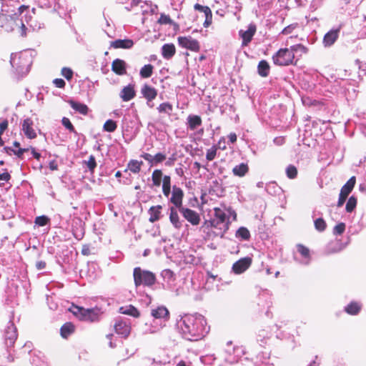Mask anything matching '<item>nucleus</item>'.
<instances>
[{
	"label": "nucleus",
	"instance_id": "f704fd0d",
	"mask_svg": "<svg viewBox=\"0 0 366 366\" xmlns=\"http://www.w3.org/2000/svg\"><path fill=\"white\" fill-rule=\"evenodd\" d=\"M162 192L165 197H169L171 192V177L165 175L162 179Z\"/></svg>",
	"mask_w": 366,
	"mask_h": 366
},
{
	"label": "nucleus",
	"instance_id": "3c124183",
	"mask_svg": "<svg viewBox=\"0 0 366 366\" xmlns=\"http://www.w3.org/2000/svg\"><path fill=\"white\" fill-rule=\"evenodd\" d=\"M217 151V146H213L210 149H207V154H206V159L208 161H212L216 157Z\"/></svg>",
	"mask_w": 366,
	"mask_h": 366
},
{
	"label": "nucleus",
	"instance_id": "4be33fe9",
	"mask_svg": "<svg viewBox=\"0 0 366 366\" xmlns=\"http://www.w3.org/2000/svg\"><path fill=\"white\" fill-rule=\"evenodd\" d=\"M169 221L172 224V225L174 227V228L179 229L182 226V222L179 219V214L177 213V209L174 207H171L169 208Z\"/></svg>",
	"mask_w": 366,
	"mask_h": 366
},
{
	"label": "nucleus",
	"instance_id": "f03ea898",
	"mask_svg": "<svg viewBox=\"0 0 366 366\" xmlns=\"http://www.w3.org/2000/svg\"><path fill=\"white\" fill-rule=\"evenodd\" d=\"M204 323L205 320L202 315H186L183 319L184 332L193 337H199L203 335Z\"/></svg>",
	"mask_w": 366,
	"mask_h": 366
},
{
	"label": "nucleus",
	"instance_id": "79ce46f5",
	"mask_svg": "<svg viewBox=\"0 0 366 366\" xmlns=\"http://www.w3.org/2000/svg\"><path fill=\"white\" fill-rule=\"evenodd\" d=\"M356 206H357V199L354 196H352L347 200V202L346 207H345V209L347 212L350 213L355 209Z\"/></svg>",
	"mask_w": 366,
	"mask_h": 366
},
{
	"label": "nucleus",
	"instance_id": "39448f33",
	"mask_svg": "<svg viewBox=\"0 0 366 366\" xmlns=\"http://www.w3.org/2000/svg\"><path fill=\"white\" fill-rule=\"evenodd\" d=\"M114 329L118 335L126 339L132 331L131 322L129 320H117L114 325Z\"/></svg>",
	"mask_w": 366,
	"mask_h": 366
},
{
	"label": "nucleus",
	"instance_id": "0eeeda50",
	"mask_svg": "<svg viewBox=\"0 0 366 366\" xmlns=\"http://www.w3.org/2000/svg\"><path fill=\"white\" fill-rule=\"evenodd\" d=\"M252 259L249 257L241 258L232 265V271L237 274L245 272L252 264Z\"/></svg>",
	"mask_w": 366,
	"mask_h": 366
},
{
	"label": "nucleus",
	"instance_id": "a19ab883",
	"mask_svg": "<svg viewBox=\"0 0 366 366\" xmlns=\"http://www.w3.org/2000/svg\"><path fill=\"white\" fill-rule=\"evenodd\" d=\"M173 109L172 105L169 102H164L159 105L157 110L159 113H168L169 114Z\"/></svg>",
	"mask_w": 366,
	"mask_h": 366
},
{
	"label": "nucleus",
	"instance_id": "6e6d98bb",
	"mask_svg": "<svg viewBox=\"0 0 366 366\" xmlns=\"http://www.w3.org/2000/svg\"><path fill=\"white\" fill-rule=\"evenodd\" d=\"M29 151V148H19L17 150H14L13 154L17 156L20 159H23V154L24 152Z\"/></svg>",
	"mask_w": 366,
	"mask_h": 366
},
{
	"label": "nucleus",
	"instance_id": "f257e3e1",
	"mask_svg": "<svg viewBox=\"0 0 366 366\" xmlns=\"http://www.w3.org/2000/svg\"><path fill=\"white\" fill-rule=\"evenodd\" d=\"M307 52V49L302 44H298L290 46V49H280L272 56V61L277 66L296 65L302 54Z\"/></svg>",
	"mask_w": 366,
	"mask_h": 366
},
{
	"label": "nucleus",
	"instance_id": "e433bc0d",
	"mask_svg": "<svg viewBox=\"0 0 366 366\" xmlns=\"http://www.w3.org/2000/svg\"><path fill=\"white\" fill-rule=\"evenodd\" d=\"M153 71H154L153 65H152L150 64H146L143 67H142V69H140L139 74L142 78H144V79L149 78L152 75Z\"/></svg>",
	"mask_w": 366,
	"mask_h": 366
},
{
	"label": "nucleus",
	"instance_id": "7c9ffc66",
	"mask_svg": "<svg viewBox=\"0 0 366 366\" xmlns=\"http://www.w3.org/2000/svg\"><path fill=\"white\" fill-rule=\"evenodd\" d=\"M206 230V239H213L217 237L222 238L227 231V227L226 226L224 228H221L220 231H214L213 229H211V230Z\"/></svg>",
	"mask_w": 366,
	"mask_h": 366
},
{
	"label": "nucleus",
	"instance_id": "9d476101",
	"mask_svg": "<svg viewBox=\"0 0 366 366\" xmlns=\"http://www.w3.org/2000/svg\"><path fill=\"white\" fill-rule=\"evenodd\" d=\"M183 197L184 192L182 189L179 187L174 186L170 202L175 206L176 208L179 209V211L180 209L184 207H182Z\"/></svg>",
	"mask_w": 366,
	"mask_h": 366
},
{
	"label": "nucleus",
	"instance_id": "a18cd8bd",
	"mask_svg": "<svg viewBox=\"0 0 366 366\" xmlns=\"http://www.w3.org/2000/svg\"><path fill=\"white\" fill-rule=\"evenodd\" d=\"M61 124L69 132L75 134L76 133V131L74 125L72 124L69 118L65 117H63L61 119Z\"/></svg>",
	"mask_w": 366,
	"mask_h": 366
},
{
	"label": "nucleus",
	"instance_id": "dca6fc26",
	"mask_svg": "<svg viewBox=\"0 0 366 366\" xmlns=\"http://www.w3.org/2000/svg\"><path fill=\"white\" fill-rule=\"evenodd\" d=\"M141 94L143 97L147 100V102H152L156 99L157 96V90L154 87L145 84L141 89Z\"/></svg>",
	"mask_w": 366,
	"mask_h": 366
},
{
	"label": "nucleus",
	"instance_id": "6ab92c4d",
	"mask_svg": "<svg viewBox=\"0 0 366 366\" xmlns=\"http://www.w3.org/2000/svg\"><path fill=\"white\" fill-rule=\"evenodd\" d=\"M67 102L74 111L82 115H86L89 111V107L85 104L76 102L73 99H69Z\"/></svg>",
	"mask_w": 366,
	"mask_h": 366
},
{
	"label": "nucleus",
	"instance_id": "774afa93",
	"mask_svg": "<svg viewBox=\"0 0 366 366\" xmlns=\"http://www.w3.org/2000/svg\"><path fill=\"white\" fill-rule=\"evenodd\" d=\"M228 137L232 143H234L237 142V137L235 133H230Z\"/></svg>",
	"mask_w": 366,
	"mask_h": 366
},
{
	"label": "nucleus",
	"instance_id": "6e6552de",
	"mask_svg": "<svg viewBox=\"0 0 366 366\" xmlns=\"http://www.w3.org/2000/svg\"><path fill=\"white\" fill-rule=\"evenodd\" d=\"M179 212L182 214L184 218L192 225L196 226L199 224L200 216L196 211L189 208L183 207L180 209Z\"/></svg>",
	"mask_w": 366,
	"mask_h": 366
},
{
	"label": "nucleus",
	"instance_id": "20e7f679",
	"mask_svg": "<svg viewBox=\"0 0 366 366\" xmlns=\"http://www.w3.org/2000/svg\"><path fill=\"white\" fill-rule=\"evenodd\" d=\"M133 277L136 287L140 285L152 287L156 282V276L153 272L142 269L139 267L134 269Z\"/></svg>",
	"mask_w": 366,
	"mask_h": 366
},
{
	"label": "nucleus",
	"instance_id": "9b49d317",
	"mask_svg": "<svg viewBox=\"0 0 366 366\" xmlns=\"http://www.w3.org/2000/svg\"><path fill=\"white\" fill-rule=\"evenodd\" d=\"M257 27L254 24H249L247 31H239V36L242 39V46H246L252 41L256 33Z\"/></svg>",
	"mask_w": 366,
	"mask_h": 366
},
{
	"label": "nucleus",
	"instance_id": "4c0bfd02",
	"mask_svg": "<svg viewBox=\"0 0 366 366\" xmlns=\"http://www.w3.org/2000/svg\"><path fill=\"white\" fill-rule=\"evenodd\" d=\"M152 315L155 318H164L169 315V311L164 307H159L152 311Z\"/></svg>",
	"mask_w": 366,
	"mask_h": 366
},
{
	"label": "nucleus",
	"instance_id": "13d9d810",
	"mask_svg": "<svg viewBox=\"0 0 366 366\" xmlns=\"http://www.w3.org/2000/svg\"><path fill=\"white\" fill-rule=\"evenodd\" d=\"M8 126H9L8 120L7 119L3 120L0 123V134H3L4 132V131L7 129Z\"/></svg>",
	"mask_w": 366,
	"mask_h": 366
},
{
	"label": "nucleus",
	"instance_id": "37998d69",
	"mask_svg": "<svg viewBox=\"0 0 366 366\" xmlns=\"http://www.w3.org/2000/svg\"><path fill=\"white\" fill-rule=\"evenodd\" d=\"M297 249L303 257L307 259L310 258V253L308 247H305L302 244H297Z\"/></svg>",
	"mask_w": 366,
	"mask_h": 366
},
{
	"label": "nucleus",
	"instance_id": "473e14b6",
	"mask_svg": "<svg viewBox=\"0 0 366 366\" xmlns=\"http://www.w3.org/2000/svg\"><path fill=\"white\" fill-rule=\"evenodd\" d=\"M202 227L205 229L211 230V229H216L217 231H220L221 228H222V224L214 218L209 221H205Z\"/></svg>",
	"mask_w": 366,
	"mask_h": 366
},
{
	"label": "nucleus",
	"instance_id": "a211bd4d",
	"mask_svg": "<svg viewBox=\"0 0 366 366\" xmlns=\"http://www.w3.org/2000/svg\"><path fill=\"white\" fill-rule=\"evenodd\" d=\"M214 219L217 220L219 222L222 224V228L224 227H227V230L229 229V217L227 216L226 213L222 210L219 207L214 208Z\"/></svg>",
	"mask_w": 366,
	"mask_h": 366
},
{
	"label": "nucleus",
	"instance_id": "0e129e2a",
	"mask_svg": "<svg viewBox=\"0 0 366 366\" xmlns=\"http://www.w3.org/2000/svg\"><path fill=\"white\" fill-rule=\"evenodd\" d=\"M46 262L44 261H38L36 263V267L38 269H43L46 267Z\"/></svg>",
	"mask_w": 366,
	"mask_h": 366
},
{
	"label": "nucleus",
	"instance_id": "393cba45",
	"mask_svg": "<svg viewBox=\"0 0 366 366\" xmlns=\"http://www.w3.org/2000/svg\"><path fill=\"white\" fill-rule=\"evenodd\" d=\"M356 183V178L355 176L350 177L349 180L342 186L340 190L341 194L348 197L350 193L352 191Z\"/></svg>",
	"mask_w": 366,
	"mask_h": 366
},
{
	"label": "nucleus",
	"instance_id": "f3484780",
	"mask_svg": "<svg viewBox=\"0 0 366 366\" xmlns=\"http://www.w3.org/2000/svg\"><path fill=\"white\" fill-rule=\"evenodd\" d=\"M194 9L204 14L205 20L203 25L206 28L209 26L212 23V14L211 9L208 6H202L199 4H196L194 5Z\"/></svg>",
	"mask_w": 366,
	"mask_h": 366
},
{
	"label": "nucleus",
	"instance_id": "b1692460",
	"mask_svg": "<svg viewBox=\"0 0 366 366\" xmlns=\"http://www.w3.org/2000/svg\"><path fill=\"white\" fill-rule=\"evenodd\" d=\"M74 331L75 326L70 322L64 323L60 328L61 336L64 339H67Z\"/></svg>",
	"mask_w": 366,
	"mask_h": 366
},
{
	"label": "nucleus",
	"instance_id": "bf43d9fd",
	"mask_svg": "<svg viewBox=\"0 0 366 366\" xmlns=\"http://www.w3.org/2000/svg\"><path fill=\"white\" fill-rule=\"evenodd\" d=\"M5 172L2 174H0V180H4L5 182H9L11 179V175L7 172L6 169H4Z\"/></svg>",
	"mask_w": 366,
	"mask_h": 366
},
{
	"label": "nucleus",
	"instance_id": "4d7b16f0",
	"mask_svg": "<svg viewBox=\"0 0 366 366\" xmlns=\"http://www.w3.org/2000/svg\"><path fill=\"white\" fill-rule=\"evenodd\" d=\"M53 83L58 88H64L66 84L64 80L62 79H55Z\"/></svg>",
	"mask_w": 366,
	"mask_h": 366
},
{
	"label": "nucleus",
	"instance_id": "2f4dec72",
	"mask_svg": "<svg viewBox=\"0 0 366 366\" xmlns=\"http://www.w3.org/2000/svg\"><path fill=\"white\" fill-rule=\"evenodd\" d=\"M361 305L357 302H351L345 308V311L350 315H357L361 310Z\"/></svg>",
	"mask_w": 366,
	"mask_h": 366
},
{
	"label": "nucleus",
	"instance_id": "c756f323",
	"mask_svg": "<svg viewBox=\"0 0 366 366\" xmlns=\"http://www.w3.org/2000/svg\"><path fill=\"white\" fill-rule=\"evenodd\" d=\"M270 66L266 60H262L257 66V71L259 76L267 77L269 74Z\"/></svg>",
	"mask_w": 366,
	"mask_h": 366
},
{
	"label": "nucleus",
	"instance_id": "ddd939ff",
	"mask_svg": "<svg viewBox=\"0 0 366 366\" xmlns=\"http://www.w3.org/2000/svg\"><path fill=\"white\" fill-rule=\"evenodd\" d=\"M34 122L31 118H26L24 120L22 124V131L25 136L30 139H35L37 136L35 130L33 128Z\"/></svg>",
	"mask_w": 366,
	"mask_h": 366
},
{
	"label": "nucleus",
	"instance_id": "e2e57ef3",
	"mask_svg": "<svg viewBox=\"0 0 366 366\" xmlns=\"http://www.w3.org/2000/svg\"><path fill=\"white\" fill-rule=\"evenodd\" d=\"M29 150H31V153H32V154H33L34 157L36 159L39 160V159H40V157H41V154H40V153H39V152H37L36 151L35 148H34V147H31L29 148Z\"/></svg>",
	"mask_w": 366,
	"mask_h": 366
},
{
	"label": "nucleus",
	"instance_id": "cd10ccee",
	"mask_svg": "<svg viewBox=\"0 0 366 366\" xmlns=\"http://www.w3.org/2000/svg\"><path fill=\"white\" fill-rule=\"evenodd\" d=\"M202 123V120L200 116L198 115H189L187 117L188 128L190 130H194L197 127H199Z\"/></svg>",
	"mask_w": 366,
	"mask_h": 366
},
{
	"label": "nucleus",
	"instance_id": "4468645a",
	"mask_svg": "<svg viewBox=\"0 0 366 366\" xmlns=\"http://www.w3.org/2000/svg\"><path fill=\"white\" fill-rule=\"evenodd\" d=\"M119 97L124 102H129L136 97L135 85L129 84L123 87L119 93Z\"/></svg>",
	"mask_w": 366,
	"mask_h": 366
},
{
	"label": "nucleus",
	"instance_id": "680f3d73",
	"mask_svg": "<svg viewBox=\"0 0 366 366\" xmlns=\"http://www.w3.org/2000/svg\"><path fill=\"white\" fill-rule=\"evenodd\" d=\"M347 198V196L340 194L339 199L337 202V207H342L343 205V204L345 203V202L346 201Z\"/></svg>",
	"mask_w": 366,
	"mask_h": 366
},
{
	"label": "nucleus",
	"instance_id": "423d86ee",
	"mask_svg": "<svg viewBox=\"0 0 366 366\" xmlns=\"http://www.w3.org/2000/svg\"><path fill=\"white\" fill-rule=\"evenodd\" d=\"M179 45L188 50L194 52H198L200 50L199 42L193 39L191 36H179L177 38Z\"/></svg>",
	"mask_w": 366,
	"mask_h": 366
},
{
	"label": "nucleus",
	"instance_id": "49530a36",
	"mask_svg": "<svg viewBox=\"0 0 366 366\" xmlns=\"http://www.w3.org/2000/svg\"><path fill=\"white\" fill-rule=\"evenodd\" d=\"M297 169L295 166L290 164L286 169V174L289 179H295L297 176Z\"/></svg>",
	"mask_w": 366,
	"mask_h": 366
},
{
	"label": "nucleus",
	"instance_id": "412c9836",
	"mask_svg": "<svg viewBox=\"0 0 366 366\" xmlns=\"http://www.w3.org/2000/svg\"><path fill=\"white\" fill-rule=\"evenodd\" d=\"M162 209V207L161 205L152 206L149 209V221L150 222L154 223L161 218Z\"/></svg>",
	"mask_w": 366,
	"mask_h": 366
},
{
	"label": "nucleus",
	"instance_id": "aec40b11",
	"mask_svg": "<svg viewBox=\"0 0 366 366\" xmlns=\"http://www.w3.org/2000/svg\"><path fill=\"white\" fill-rule=\"evenodd\" d=\"M134 46V41L132 39H117L111 41L110 46L114 49H131Z\"/></svg>",
	"mask_w": 366,
	"mask_h": 366
},
{
	"label": "nucleus",
	"instance_id": "c03bdc74",
	"mask_svg": "<svg viewBox=\"0 0 366 366\" xmlns=\"http://www.w3.org/2000/svg\"><path fill=\"white\" fill-rule=\"evenodd\" d=\"M117 127V123L112 119H108L104 124V129L109 132H113Z\"/></svg>",
	"mask_w": 366,
	"mask_h": 366
},
{
	"label": "nucleus",
	"instance_id": "5701e85b",
	"mask_svg": "<svg viewBox=\"0 0 366 366\" xmlns=\"http://www.w3.org/2000/svg\"><path fill=\"white\" fill-rule=\"evenodd\" d=\"M119 312L121 314L132 316L135 318H138L140 316L139 311L132 305L125 307H121L119 310Z\"/></svg>",
	"mask_w": 366,
	"mask_h": 366
},
{
	"label": "nucleus",
	"instance_id": "864d4df0",
	"mask_svg": "<svg viewBox=\"0 0 366 366\" xmlns=\"http://www.w3.org/2000/svg\"><path fill=\"white\" fill-rule=\"evenodd\" d=\"M87 167L91 172H93L97 167L96 159L93 155H91L86 162Z\"/></svg>",
	"mask_w": 366,
	"mask_h": 366
},
{
	"label": "nucleus",
	"instance_id": "58836bf2",
	"mask_svg": "<svg viewBox=\"0 0 366 366\" xmlns=\"http://www.w3.org/2000/svg\"><path fill=\"white\" fill-rule=\"evenodd\" d=\"M157 23L161 25L165 24H174L177 26V24L173 21V20L170 18L169 15H166L164 14H161L160 17L157 20Z\"/></svg>",
	"mask_w": 366,
	"mask_h": 366
},
{
	"label": "nucleus",
	"instance_id": "a878e982",
	"mask_svg": "<svg viewBox=\"0 0 366 366\" xmlns=\"http://www.w3.org/2000/svg\"><path fill=\"white\" fill-rule=\"evenodd\" d=\"M176 52L175 46L173 44H166L162 46V55L166 59H171Z\"/></svg>",
	"mask_w": 366,
	"mask_h": 366
},
{
	"label": "nucleus",
	"instance_id": "5fc2aeb1",
	"mask_svg": "<svg viewBox=\"0 0 366 366\" xmlns=\"http://www.w3.org/2000/svg\"><path fill=\"white\" fill-rule=\"evenodd\" d=\"M61 74L67 79L70 80L73 76V71L67 67H64L61 69Z\"/></svg>",
	"mask_w": 366,
	"mask_h": 366
},
{
	"label": "nucleus",
	"instance_id": "2eb2a0df",
	"mask_svg": "<svg viewBox=\"0 0 366 366\" xmlns=\"http://www.w3.org/2000/svg\"><path fill=\"white\" fill-rule=\"evenodd\" d=\"M112 70L117 75H124L127 74V63L122 59H116L112 63Z\"/></svg>",
	"mask_w": 366,
	"mask_h": 366
},
{
	"label": "nucleus",
	"instance_id": "09e8293b",
	"mask_svg": "<svg viewBox=\"0 0 366 366\" xmlns=\"http://www.w3.org/2000/svg\"><path fill=\"white\" fill-rule=\"evenodd\" d=\"M49 221L50 219L48 217L42 215L36 217L34 222L36 224L40 227H44L49 222Z\"/></svg>",
	"mask_w": 366,
	"mask_h": 366
},
{
	"label": "nucleus",
	"instance_id": "de8ad7c7",
	"mask_svg": "<svg viewBox=\"0 0 366 366\" xmlns=\"http://www.w3.org/2000/svg\"><path fill=\"white\" fill-rule=\"evenodd\" d=\"M315 227L320 232H323L327 227L325 221L322 218H317L315 221Z\"/></svg>",
	"mask_w": 366,
	"mask_h": 366
},
{
	"label": "nucleus",
	"instance_id": "c9c22d12",
	"mask_svg": "<svg viewBox=\"0 0 366 366\" xmlns=\"http://www.w3.org/2000/svg\"><path fill=\"white\" fill-rule=\"evenodd\" d=\"M143 162L132 159L129 162L127 167L133 173L137 174L140 172Z\"/></svg>",
	"mask_w": 366,
	"mask_h": 366
},
{
	"label": "nucleus",
	"instance_id": "8fccbe9b",
	"mask_svg": "<svg viewBox=\"0 0 366 366\" xmlns=\"http://www.w3.org/2000/svg\"><path fill=\"white\" fill-rule=\"evenodd\" d=\"M298 27H299V24L297 23L291 24L288 25L287 26H286L285 28H284L283 30L282 31L281 34H282L284 35L290 34Z\"/></svg>",
	"mask_w": 366,
	"mask_h": 366
},
{
	"label": "nucleus",
	"instance_id": "bb28decb",
	"mask_svg": "<svg viewBox=\"0 0 366 366\" xmlns=\"http://www.w3.org/2000/svg\"><path fill=\"white\" fill-rule=\"evenodd\" d=\"M249 172V166L246 163H241L238 165H236L232 169V173L234 176L239 177H244Z\"/></svg>",
	"mask_w": 366,
	"mask_h": 366
},
{
	"label": "nucleus",
	"instance_id": "603ef678",
	"mask_svg": "<svg viewBox=\"0 0 366 366\" xmlns=\"http://www.w3.org/2000/svg\"><path fill=\"white\" fill-rule=\"evenodd\" d=\"M345 224L340 222L337 224L333 229V233L336 235H341L345 230Z\"/></svg>",
	"mask_w": 366,
	"mask_h": 366
},
{
	"label": "nucleus",
	"instance_id": "1a4fd4ad",
	"mask_svg": "<svg viewBox=\"0 0 366 366\" xmlns=\"http://www.w3.org/2000/svg\"><path fill=\"white\" fill-rule=\"evenodd\" d=\"M140 157L145 159L150 166L161 164L167 159L166 154L162 152H158L154 156L149 153L143 152Z\"/></svg>",
	"mask_w": 366,
	"mask_h": 366
},
{
	"label": "nucleus",
	"instance_id": "ea45409f",
	"mask_svg": "<svg viewBox=\"0 0 366 366\" xmlns=\"http://www.w3.org/2000/svg\"><path fill=\"white\" fill-rule=\"evenodd\" d=\"M236 235L238 237H241L244 240H248L250 238L249 231L244 227H241L238 229Z\"/></svg>",
	"mask_w": 366,
	"mask_h": 366
},
{
	"label": "nucleus",
	"instance_id": "338daca9",
	"mask_svg": "<svg viewBox=\"0 0 366 366\" xmlns=\"http://www.w3.org/2000/svg\"><path fill=\"white\" fill-rule=\"evenodd\" d=\"M26 26L21 22L20 27V34L21 36H25L26 35Z\"/></svg>",
	"mask_w": 366,
	"mask_h": 366
},
{
	"label": "nucleus",
	"instance_id": "7ed1b4c3",
	"mask_svg": "<svg viewBox=\"0 0 366 366\" xmlns=\"http://www.w3.org/2000/svg\"><path fill=\"white\" fill-rule=\"evenodd\" d=\"M69 311L79 320L91 322H98L102 315L99 309H84L74 304L69 308Z\"/></svg>",
	"mask_w": 366,
	"mask_h": 366
},
{
	"label": "nucleus",
	"instance_id": "052dcab7",
	"mask_svg": "<svg viewBox=\"0 0 366 366\" xmlns=\"http://www.w3.org/2000/svg\"><path fill=\"white\" fill-rule=\"evenodd\" d=\"M175 154H172L168 160L166 162L165 165L168 167H172L174 165V162L176 161Z\"/></svg>",
	"mask_w": 366,
	"mask_h": 366
},
{
	"label": "nucleus",
	"instance_id": "f8f14e48",
	"mask_svg": "<svg viewBox=\"0 0 366 366\" xmlns=\"http://www.w3.org/2000/svg\"><path fill=\"white\" fill-rule=\"evenodd\" d=\"M341 29L342 25L340 24L337 29H332L325 34L323 38L325 46H330L337 41Z\"/></svg>",
	"mask_w": 366,
	"mask_h": 366
},
{
	"label": "nucleus",
	"instance_id": "69168bd1",
	"mask_svg": "<svg viewBox=\"0 0 366 366\" xmlns=\"http://www.w3.org/2000/svg\"><path fill=\"white\" fill-rule=\"evenodd\" d=\"M49 169L52 171L58 169V164L55 160H52L49 162Z\"/></svg>",
	"mask_w": 366,
	"mask_h": 366
},
{
	"label": "nucleus",
	"instance_id": "72a5a7b5",
	"mask_svg": "<svg viewBox=\"0 0 366 366\" xmlns=\"http://www.w3.org/2000/svg\"><path fill=\"white\" fill-rule=\"evenodd\" d=\"M163 172L161 169H155L152 174V180L153 185L155 187H159L161 185L162 180L163 179Z\"/></svg>",
	"mask_w": 366,
	"mask_h": 366
},
{
	"label": "nucleus",
	"instance_id": "c85d7f7f",
	"mask_svg": "<svg viewBox=\"0 0 366 366\" xmlns=\"http://www.w3.org/2000/svg\"><path fill=\"white\" fill-rule=\"evenodd\" d=\"M22 56L19 55H15L11 59V64L14 67H15L17 70L21 72H23L24 69L27 70L28 64H22L21 62Z\"/></svg>",
	"mask_w": 366,
	"mask_h": 366
}]
</instances>
